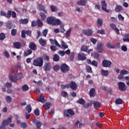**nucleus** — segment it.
<instances>
[{
  "label": "nucleus",
  "mask_w": 129,
  "mask_h": 129,
  "mask_svg": "<svg viewBox=\"0 0 129 129\" xmlns=\"http://www.w3.org/2000/svg\"><path fill=\"white\" fill-rule=\"evenodd\" d=\"M46 21L48 25H52V26H59L62 24V22L60 21V19H55L52 16L47 17Z\"/></svg>",
  "instance_id": "f257e3e1"
},
{
  "label": "nucleus",
  "mask_w": 129,
  "mask_h": 129,
  "mask_svg": "<svg viewBox=\"0 0 129 129\" xmlns=\"http://www.w3.org/2000/svg\"><path fill=\"white\" fill-rule=\"evenodd\" d=\"M23 74H22V73H17L16 74L11 73L9 75L10 80L11 82H13V83H16L17 81H18V80H21Z\"/></svg>",
  "instance_id": "f03ea898"
},
{
  "label": "nucleus",
  "mask_w": 129,
  "mask_h": 129,
  "mask_svg": "<svg viewBox=\"0 0 129 129\" xmlns=\"http://www.w3.org/2000/svg\"><path fill=\"white\" fill-rule=\"evenodd\" d=\"M0 15L1 16L5 17V18H7L8 19H10L11 17L12 16V18H17V14L15 11H12L11 10H9L6 13L4 11H1L0 12Z\"/></svg>",
  "instance_id": "7ed1b4c3"
},
{
  "label": "nucleus",
  "mask_w": 129,
  "mask_h": 129,
  "mask_svg": "<svg viewBox=\"0 0 129 129\" xmlns=\"http://www.w3.org/2000/svg\"><path fill=\"white\" fill-rule=\"evenodd\" d=\"M43 64H44V58L43 57H38L33 61L34 66L36 67H42Z\"/></svg>",
  "instance_id": "20e7f679"
},
{
  "label": "nucleus",
  "mask_w": 129,
  "mask_h": 129,
  "mask_svg": "<svg viewBox=\"0 0 129 129\" xmlns=\"http://www.w3.org/2000/svg\"><path fill=\"white\" fill-rule=\"evenodd\" d=\"M13 119V116H11L8 118L6 120H4L2 122V125L0 126V129H6V126H8L10 123H12V120Z\"/></svg>",
  "instance_id": "39448f33"
},
{
  "label": "nucleus",
  "mask_w": 129,
  "mask_h": 129,
  "mask_svg": "<svg viewBox=\"0 0 129 129\" xmlns=\"http://www.w3.org/2000/svg\"><path fill=\"white\" fill-rule=\"evenodd\" d=\"M63 114L66 117H69L70 115H71L72 116L74 115V114H75V113H74V111L73 110L71 109H69L68 110H64L63 111Z\"/></svg>",
  "instance_id": "423d86ee"
},
{
  "label": "nucleus",
  "mask_w": 129,
  "mask_h": 129,
  "mask_svg": "<svg viewBox=\"0 0 129 129\" xmlns=\"http://www.w3.org/2000/svg\"><path fill=\"white\" fill-rule=\"evenodd\" d=\"M96 50L98 53H102L103 52V44L101 42H98Z\"/></svg>",
  "instance_id": "0eeeda50"
},
{
  "label": "nucleus",
  "mask_w": 129,
  "mask_h": 129,
  "mask_svg": "<svg viewBox=\"0 0 129 129\" xmlns=\"http://www.w3.org/2000/svg\"><path fill=\"white\" fill-rule=\"evenodd\" d=\"M67 88H71L72 90H76L77 84L75 82H71L70 84H67Z\"/></svg>",
  "instance_id": "6e6552de"
},
{
  "label": "nucleus",
  "mask_w": 129,
  "mask_h": 129,
  "mask_svg": "<svg viewBox=\"0 0 129 129\" xmlns=\"http://www.w3.org/2000/svg\"><path fill=\"white\" fill-rule=\"evenodd\" d=\"M69 66L66 64V63H62L60 66V70L62 73H67V72H68V71H69Z\"/></svg>",
  "instance_id": "1a4fd4ad"
},
{
  "label": "nucleus",
  "mask_w": 129,
  "mask_h": 129,
  "mask_svg": "<svg viewBox=\"0 0 129 129\" xmlns=\"http://www.w3.org/2000/svg\"><path fill=\"white\" fill-rule=\"evenodd\" d=\"M117 85L120 91H125L126 90V87H125V84L124 83L119 82L118 83Z\"/></svg>",
  "instance_id": "9d476101"
},
{
  "label": "nucleus",
  "mask_w": 129,
  "mask_h": 129,
  "mask_svg": "<svg viewBox=\"0 0 129 129\" xmlns=\"http://www.w3.org/2000/svg\"><path fill=\"white\" fill-rule=\"evenodd\" d=\"M52 69V66L50 62H46L43 66V70L46 72H49Z\"/></svg>",
  "instance_id": "9b49d317"
},
{
  "label": "nucleus",
  "mask_w": 129,
  "mask_h": 129,
  "mask_svg": "<svg viewBox=\"0 0 129 129\" xmlns=\"http://www.w3.org/2000/svg\"><path fill=\"white\" fill-rule=\"evenodd\" d=\"M101 4L102 11H104V12H105L106 13H109V10L106 9V8H107V5L106 4L105 1H102Z\"/></svg>",
  "instance_id": "f8f14e48"
},
{
  "label": "nucleus",
  "mask_w": 129,
  "mask_h": 129,
  "mask_svg": "<svg viewBox=\"0 0 129 129\" xmlns=\"http://www.w3.org/2000/svg\"><path fill=\"white\" fill-rule=\"evenodd\" d=\"M111 61L106 59L103 60L102 62L103 67H108L109 68L110 67V66H111Z\"/></svg>",
  "instance_id": "ddd939ff"
},
{
  "label": "nucleus",
  "mask_w": 129,
  "mask_h": 129,
  "mask_svg": "<svg viewBox=\"0 0 129 129\" xmlns=\"http://www.w3.org/2000/svg\"><path fill=\"white\" fill-rule=\"evenodd\" d=\"M83 34H84V35H85L86 36L90 37V36H92V34H93V31H92V30L89 29L83 30Z\"/></svg>",
  "instance_id": "4468645a"
},
{
  "label": "nucleus",
  "mask_w": 129,
  "mask_h": 129,
  "mask_svg": "<svg viewBox=\"0 0 129 129\" xmlns=\"http://www.w3.org/2000/svg\"><path fill=\"white\" fill-rule=\"evenodd\" d=\"M81 51H83V52H86V53H88V54H90L91 52H92V49H89L88 50V47L85 45H83L82 46L81 48Z\"/></svg>",
  "instance_id": "2eb2a0df"
},
{
  "label": "nucleus",
  "mask_w": 129,
  "mask_h": 129,
  "mask_svg": "<svg viewBox=\"0 0 129 129\" xmlns=\"http://www.w3.org/2000/svg\"><path fill=\"white\" fill-rule=\"evenodd\" d=\"M78 58L81 61H84V60H86V55L84 53L81 52L78 54Z\"/></svg>",
  "instance_id": "dca6fc26"
},
{
  "label": "nucleus",
  "mask_w": 129,
  "mask_h": 129,
  "mask_svg": "<svg viewBox=\"0 0 129 129\" xmlns=\"http://www.w3.org/2000/svg\"><path fill=\"white\" fill-rule=\"evenodd\" d=\"M29 48L33 51H36L37 50V45L34 42H30L29 44Z\"/></svg>",
  "instance_id": "f3484780"
},
{
  "label": "nucleus",
  "mask_w": 129,
  "mask_h": 129,
  "mask_svg": "<svg viewBox=\"0 0 129 129\" xmlns=\"http://www.w3.org/2000/svg\"><path fill=\"white\" fill-rule=\"evenodd\" d=\"M40 45L42 47H45L47 45V41L43 38H40L38 41Z\"/></svg>",
  "instance_id": "a211bd4d"
},
{
  "label": "nucleus",
  "mask_w": 129,
  "mask_h": 129,
  "mask_svg": "<svg viewBox=\"0 0 129 129\" xmlns=\"http://www.w3.org/2000/svg\"><path fill=\"white\" fill-rule=\"evenodd\" d=\"M13 46L16 49H21L22 48V43L20 42H15L13 43Z\"/></svg>",
  "instance_id": "6ab92c4d"
},
{
  "label": "nucleus",
  "mask_w": 129,
  "mask_h": 129,
  "mask_svg": "<svg viewBox=\"0 0 129 129\" xmlns=\"http://www.w3.org/2000/svg\"><path fill=\"white\" fill-rule=\"evenodd\" d=\"M94 108L95 109H98L100 108V103L98 101H95L93 102Z\"/></svg>",
  "instance_id": "aec40b11"
},
{
  "label": "nucleus",
  "mask_w": 129,
  "mask_h": 129,
  "mask_svg": "<svg viewBox=\"0 0 129 129\" xmlns=\"http://www.w3.org/2000/svg\"><path fill=\"white\" fill-rule=\"evenodd\" d=\"M32 53H33V51H32V49H28L26 50V51L24 52V56H25V57H27V56H29V55H31Z\"/></svg>",
  "instance_id": "412c9836"
},
{
  "label": "nucleus",
  "mask_w": 129,
  "mask_h": 129,
  "mask_svg": "<svg viewBox=\"0 0 129 129\" xmlns=\"http://www.w3.org/2000/svg\"><path fill=\"white\" fill-rule=\"evenodd\" d=\"M87 1L86 0H80L78 1L77 4L79 6H86V3Z\"/></svg>",
  "instance_id": "4be33fe9"
},
{
  "label": "nucleus",
  "mask_w": 129,
  "mask_h": 129,
  "mask_svg": "<svg viewBox=\"0 0 129 129\" xmlns=\"http://www.w3.org/2000/svg\"><path fill=\"white\" fill-rule=\"evenodd\" d=\"M95 89L92 88L89 92L90 97H94L95 96Z\"/></svg>",
  "instance_id": "5701e85b"
},
{
  "label": "nucleus",
  "mask_w": 129,
  "mask_h": 129,
  "mask_svg": "<svg viewBox=\"0 0 129 129\" xmlns=\"http://www.w3.org/2000/svg\"><path fill=\"white\" fill-rule=\"evenodd\" d=\"M19 24H23V25H26V24H28L29 23V20L28 19H20L19 20Z\"/></svg>",
  "instance_id": "b1692460"
},
{
  "label": "nucleus",
  "mask_w": 129,
  "mask_h": 129,
  "mask_svg": "<svg viewBox=\"0 0 129 129\" xmlns=\"http://www.w3.org/2000/svg\"><path fill=\"white\" fill-rule=\"evenodd\" d=\"M102 24H103V21H102V19H98L97 21V26L98 27H101L102 26Z\"/></svg>",
  "instance_id": "393cba45"
},
{
  "label": "nucleus",
  "mask_w": 129,
  "mask_h": 129,
  "mask_svg": "<svg viewBox=\"0 0 129 129\" xmlns=\"http://www.w3.org/2000/svg\"><path fill=\"white\" fill-rule=\"evenodd\" d=\"M53 60L55 62H58L60 60V57L57 54H55L53 55Z\"/></svg>",
  "instance_id": "a878e982"
},
{
  "label": "nucleus",
  "mask_w": 129,
  "mask_h": 129,
  "mask_svg": "<svg viewBox=\"0 0 129 129\" xmlns=\"http://www.w3.org/2000/svg\"><path fill=\"white\" fill-rule=\"evenodd\" d=\"M77 103H79V104H82V105H84L85 104V101L83 98H81L77 101Z\"/></svg>",
  "instance_id": "bb28decb"
},
{
  "label": "nucleus",
  "mask_w": 129,
  "mask_h": 129,
  "mask_svg": "<svg viewBox=\"0 0 129 129\" xmlns=\"http://www.w3.org/2000/svg\"><path fill=\"white\" fill-rule=\"evenodd\" d=\"M106 45L108 49H115V45H111V44L109 42H107Z\"/></svg>",
  "instance_id": "cd10ccee"
},
{
  "label": "nucleus",
  "mask_w": 129,
  "mask_h": 129,
  "mask_svg": "<svg viewBox=\"0 0 129 129\" xmlns=\"http://www.w3.org/2000/svg\"><path fill=\"white\" fill-rule=\"evenodd\" d=\"M36 24L39 28H42L43 27V22L39 19H38L36 21Z\"/></svg>",
  "instance_id": "c85d7f7f"
},
{
  "label": "nucleus",
  "mask_w": 129,
  "mask_h": 129,
  "mask_svg": "<svg viewBox=\"0 0 129 129\" xmlns=\"http://www.w3.org/2000/svg\"><path fill=\"white\" fill-rule=\"evenodd\" d=\"M43 107L45 109H49V108L51 107V103L50 102L46 103L44 105H43Z\"/></svg>",
  "instance_id": "c756f323"
},
{
  "label": "nucleus",
  "mask_w": 129,
  "mask_h": 129,
  "mask_svg": "<svg viewBox=\"0 0 129 129\" xmlns=\"http://www.w3.org/2000/svg\"><path fill=\"white\" fill-rule=\"evenodd\" d=\"M101 73L103 76H107L109 74V73H108V71H105L104 70H101Z\"/></svg>",
  "instance_id": "7c9ffc66"
},
{
  "label": "nucleus",
  "mask_w": 129,
  "mask_h": 129,
  "mask_svg": "<svg viewBox=\"0 0 129 129\" xmlns=\"http://www.w3.org/2000/svg\"><path fill=\"white\" fill-rule=\"evenodd\" d=\"M61 46H60V48L63 49V50H65V49H67L68 48V45L64 42V41H61Z\"/></svg>",
  "instance_id": "2f4dec72"
},
{
  "label": "nucleus",
  "mask_w": 129,
  "mask_h": 129,
  "mask_svg": "<svg viewBox=\"0 0 129 129\" xmlns=\"http://www.w3.org/2000/svg\"><path fill=\"white\" fill-rule=\"evenodd\" d=\"M38 101H39L40 102H42V103H44L45 102V97H44V95H41L39 98L38 100Z\"/></svg>",
  "instance_id": "473e14b6"
},
{
  "label": "nucleus",
  "mask_w": 129,
  "mask_h": 129,
  "mask_svg": "<svg viewBox=\"0 0 129 129\" xmlns=\"http://www.w3.org/2000/svg\"><path fill=\"white\" fill-rule=\"evenodd\" d=\"M26 109V111H27L28 113H30L31 111H32V106H31V104L27 105Z\"/></svg>",
  "instance_id": "72a5a7b5"
},
{
  "label": "nucleus",
  "mask_w": 129,
  "mask_h": 129,
  "mask_svg": "<svg viewBox=\"0 0 129 129\" xmlns=\"http://www.w3.org/2000/svg\"><path fill=\"white\" fill-rule=\"evenodd\" d=\"M22 91H28V90L29 89V86H28V85H24L22 86Z\"/></svg>",
  "instance_id": "f704fd0d"
},
{
  "label": "nucleus",
  "mask_w": 129,
  "mask_h": 129,
  "mask_svg": "<svg viewBox=\"0 0 129 129\" xmlns=\"http://www.w3.org/2000/svg\"><path fill=\"white\" fill-rule=\"evenodd\" d=\"M115 11L118 13L120 12V11H122V7L119 5H117L115 8Z\"/></svg>",
  "instance_id": "c9c22d12"
},
{
  "label": "nucleus",
  "mask_w": 129,
  "mask_h": 129,
  "mask_svg": "<svg viewBox=\"0 0 129 129\" xmlns=\"http://www.w3.org/2000/svg\"><path fill=\"white\" fill-rule=\"evenodd\" d=\"M36 129H41V126H42V122L39 120H37L36 122Z\"/></svg>",
  "instance_id": "e433bc0d"
},
{
  "label": "nucleus",
  "mask_w": 129,
  "mask_h": 129,
  "mask_svg": "<svg viewBox=\"0 0 129 129\" xmlns=\"http://www.w3.org/2000/svg\"><path fill=\"white\" fill-rule=\"evenodd\" d=\"M5 100L8 103H11L12 102V97L10 96H7L5 98Z\"/></svg>",
  "instance_id": "4c0bfd02"
},
{
  "label": "nucleus",
  "mask_w": 129,
  "mask_h": 129,
  "mask_svg": "<svg viewBox=\"0 0 129 129\" xmlns=\"http://www.w3.org/2000/svg\"><path fill=\"white\" fill-rule=\"evenodd\" d=\"M52 69L54 71L57 72L60 69V66L58 64H55L52 67Z\"/></svg>",
  "instance_id": "58836bf2"
},
{
  "label": "nucleus",
  "mask_w": 129,
  "mask_h": 129,
  "mask_svg": "<svg viewBox=\"0 0 129 129\" xmlns=\"http://www.w3.org/2000/svg\"><path fill=\"white\" fill-rule=\"evenodd\" d=\"M34 113L36 116H39L40 115V110L39 108H36L34 111Z\"/></svg>",
  "instance_id": "ea45409f"
},
{
  "label": "nucleus",
  "mask_w": 129,
  "mask_h": 129,
  "mask_svg": "<svg viewBox=\"0 0 129 129\" xmlns=\"http://www.w3.org/2000/svg\"><path fill=\"white\" fill-rule=\"evenodd\" d=\"M116 104H122V99L120 98L117 99L115 100Z\"/></svg>",
  "instance_id": "a19ab883"
},
{
  "label": "nucleus",
  "mask_w": 129,
  "mask_h": 129,
  "mask_svg": "<svg viewBox=\"0 0 129 129\" xmlns=\"http://www.w3.org/2000/svg\"><path fill=\"white\" fill-rule=\"evenodd\" d=\"M40 16L41 17L42 21H45L46 20V18H47V17L46 16L45 14H44L43 13H40Z\"/></svg>",
  "instance_id": "79ce46f5"
},
{
  "label": "nucleus",
  "mask_w": 129,
  "mask_h": 129,
  "mask_svg": "<svg viewBox=\"0 0 129 129\" xmlns=\"http://www.w3.org/2000/svg\"><path fill=\"white\" fill-rule=\"evenodd\" d=\"M71 31H72V28H70L69 30L67 31L66 33V36L67 37V38L70 37V34H71Z\"/></svg>",
  "instance_id": "37998d69"
},
{
  "label": "nucleus",
  "mask_w": 129,
  "mask_h": 129,
  "mask_svg": "<svg viewBox=\"0 0 129 129\" xmlns=\"http://www.w3.org/2000/svg\"><path fill=\"white\" fill-rule=\"evenodd\" d=\"M38 9L39 11H44V10H45V7H44L43 5L39 4L38 5Z\"/></svg>",
  "instance_id": "c03bdc74"
},
{
  "label": "nucleus",
  "mask_w": 129,
  "mask_h": 129,
  "mask_svg": "<svg viewBox=\"0 0 129 129\" xmlns=\"http://www.w3.org/2000/svg\"><path fill=\"white\" fill-rule=\"evenodd\" d=\"M118 19L119 21H121V22H123L124 21V17H123L121 14H119L118 15Z\"/></svg>",
  "instance_id": "a18cd8bd"
},
{
  "label": "nucleus",
  "mask_w": 129,
  "mask_h": 129,
  "mask_svg": "<svg viewBox=\"0 0 129 129\" xmlns=\"http://www.w3.org/2000/svg\"><path fill=\"white\" fill-rule=\"evenodd\" d=\"M50 9L52 12H57V11H58L57 7L55 6H50Z\"/></svg>",
  "instance_id": "49530a36"
},
{
  "label": "nucleus",
  "mask_w": 129,
  "mask_h": 129,
  "mask_svg": "<svg viewBox=\"0 0 129 129\" xmlns=\"http://www.w3.org/2000/svg\"><path fill=\"white\" fill-rule=\"evenodd\" d=\"M6 27L7 28L11 30V29H12V27H13V25H12V21L11 22L9 21L7 24L6 25Z\"/></svg>",
  "instance_id": "de8ad7c7"
},
{
  "label": "nucleus",
  "mask_w": 129,
  "mask_h": 129,
  "mask_svg": "<svg viewBox=\"0 0 129 129\" xmlns=\"http://www.w3.org/2000/svg\"><path fill=\"white\" fill-rule=\"evenodd\" d=\"M86 70L89 73H92V69L91 68V67L87 66L86 67Z\"/></svg>",
  "instance_id": "09e8293b"
},
{
  "label": "nucleus",
  "mask_w": 129,
  "mask_h": 129,
  "mask_svg": "<svg viewBox=\"0 0 129 129\" xmlns=\"http://www.w3.org/2000/svg\"><path fill=\"white\" fill-rule=\"evenodd\" d=\"M5 38H6V35L5 34V33H2L0 34V40L1 41L5 40Z\"/></svg>",
  "instance_id": "8fccbe9b"
},
{
  "label": "nucleus",
  "mask_w": 129,
  "mask_h": 129,
  "mask_svg": "<svg viewBox=\"0 0 129 129\" xmlns=\"http://www.w3.org/2000/svg\"><path fill=\"white\" fill-rule=\"evenodd\" d=\"M60 94L63 97H66V96L68 95V93H67V92L64 91H62L60 93Z\"/></svg>",
  "instance_id": "3c124183"
},
{
  "label": "nucleus",
  "mask_w": 129,
  "mask_h": 129,
  "mask_svg": "<svg viewBox=\"0 0 129 129\" xmlns=\"http://www.w3.org/2000/svg\"><path fill=\"white\" fill-rule=\"evenodd\" d=\"M50 49L53 52H56L57 51V47L56 45H51L50 46Z\"/></svg>",
  "instance_id": "603ef678"
},
{
  "label": "nucleus",
  "mask_w": 129,
  "mask_h": 129,
  "mask_svg": "<svg viewBox=\"0 0 129 129\" xmlns=\"http://www.w3.org/2000/svg\"><path fill=\"white\" fill-rule=\"evenodd\" d=\"M120 74H121V75H124V74H128V72L125 70H123L120 71Z\"/></svg>",
  "instance_id": "864d4df0"
},
{
  "label": "nucleus",
  "mask_w": 129,
  "mask_h": 129,
  "mask_svg": "<svg viewBox=\"0 0 129 129\" xmlns=\"http://www.w3.org/2000/svg\"><path fill=\"white\" fill-rule=\"evenodd\" d=\"M17 29H12L11 30L12 36H16L17 35Z\"/></svg>",
  "instance_id": "5fc2aeb1"
},
{
  "label": "nucleus",
  "mask_w": 129,
  "mask_h": 129,
  "mask_svg": "<svg viewBox=\"0 0 129 129\" xmlns=\"http://www.w3.org/2000/svg\"><path fill=\"white\" fill-rule=\"evenodd\" d=\"M91 65H93V66H95V67H97L98 66V62L96 61V60H93Z\"/></svg>",
  "instance_id": "6e6d98bb"
},
{
  "label": "nucleus",
  "mask_w": 129,
  "mask_h": 129,
  "mask_svg": "<svg viewBox=\"0 0 129 129\" xmlns=\"http://www.w3.org/2000/svg\"><path fill=\"white\" fill-rule=\"evenodd\" d=\"M21 37L22 39H25L26 38V30H23L22 31Z\"/></svg>",
  "instance_id": "4d7b16f0"
},
{
  "label": "nucleus",
  "mask_w": 129,
  "mask_h": 129,
  "mask_svg": "<svg viewBox=\"0 0 129 129\" xmlns=\"http://www.w3.org/2000/svg\"><path fill=\"white\" fill-rule=\"evenodd\" d=\"M98 34H100L101 35H104L105 34V31L103 29H100L97 31Z\"/></svg>",
  "instance_id": "13d9d810"
},
{
  "label": "nucleus",
  "mask_w": 129,
  "mask_h": 129,
  "mask_svg": "<svg viewBox=\"0 0 129 129\" xmlns=\"http://www.w3.org/2000/svg\"><path fill=\"white\" fill-rule=\"evenodd\" d=\"M110 27L112 29V30H115L116 29V25L113 23H111L110 24Z\"/></svg>",
  "instance_id": "bf43d9fd"
},
{
  "label": "nucleus",
  "mask_w": 129,
  "mask_h": 129,
  "mask_svg": "<svg viewBox=\"0 0 129 129\" xmlns=\"http://www.w3.org/2000/svg\"><path fill=\"white\" fill-rule=\"evenodd\" d=\"M48 34V29H44L43 30V35L44 37H46Z\"/></svg>",
  "instance_id": "052dcab7"
},
{
  "label": "nucleus",
  "mask_w": 129,
  "mask_h": 129,
  "mask_svg": "<svg viewBox=\"0 0 129 129\" xmlns=\"http://www.w3.org/2000/svg\"><path fill=\"white\" fill-rule=\"evenodd\" d=\"M54 42L55 46H57V47H58V48H61V45H60V44H59V43H58V41H57L56 39L54 40Z\"/></svg>",
  "instance_id": "680f3d73"
},
{
  "label": "nucleus",
  "mask_w": 129,
  "mask_h": 129,
  "mask_svg": "<svg viewBox=\"0 0 129 129\" xmlns=\"http://www.w3.org/2000/svg\"><path fill=\"white\" fill-rule=\"evenodd\" d=\"M21 126L23 128H26V127H27L28 125H27V123L23 122L21 124Z\"/></svg>",
  "instance_id": "e2e57ef3"
},
{
  "label": "nucleus",
  "mask_w": 129,
  "mask_h": 129,
  "mask_svg": "<svg viewBox=\"0 0 129 129\" xmlns=\"http://www.w3.org/2000/svg\"><path fill=\"white\" fill-rule=\"evenodd\" d=\"M57 54H59V55H60V56L63 57V56H64V55H65V51H59L57 52Z\"/></svg>",
  "instance_id": "0e129e2a"
},
{
  "label": "nucleus",
  "mask_w": 129,
  "mask_h": 129,
  "mask_svg": "<svg viewBox=\"0 0 129 129\" xmlns=\"http://www.w3.org/2000/svg\"><path fill=\"white\" fill-rule=\"evenodd\" d=\"M37 26V21H33L31 22V26L34 28V27H36Z\"/></svg>",
  "instance_id": "69168bd1"
},
{
  "label": "nucleus",
  "mask_w": 129,
  "mask_h": 129,
  "mask_svg": "<svg viewBox=\"0 0 129 129\" xmlns=\"http://www.w3.org/2000/svg\"><path fill=\"white\" fill-rule=\"evenodd\" d=\"M90 41L92 43H93V44H94V45H95V44H96V42H97V40H96V39H94L93 38H92L90 39Z\"/></svg>",
  "instance_id": "338daca9"
},
{
  "label": "nucleus",
  "mask_w": 129,
  "mask_h": 129,
  "mask_svg": "<svg viewBox=\"0 0 129 129\" xmlns=\"http://www.w3.org/2000/svg\"><path fill=\"white\" fill-rule=\"evenodd\" d=\"M124 79L125 80H127L126 82V84L128 85V86H129V77L128 76L125 77Z\"/></svg>",
  "instance_id": "774afa93"
}]
</instances>
